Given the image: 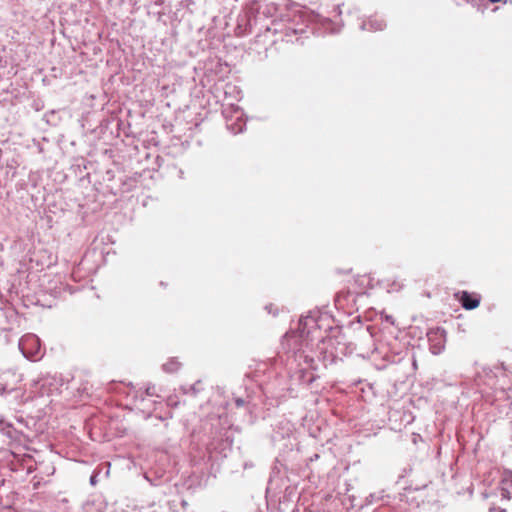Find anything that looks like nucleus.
<instances>
[{
    "mask_svg": "<svg viewBox=\"0 0 512 512\" xmlns=\"http://www.w3.org/2000/svg\"><path fill=\"white\" fill-rule=\"evenodd\" d=\"M20 347L27 357L36 358L40 354V339L34 334L22 337Z\"/></svg>",
    "mask_w": 512,
    "mask_h": 512,
    "instance_id": "f03ea898",
    "label": "nucleus"
},
{
    "mask_svg": "<svg viewBox=\"0 0 512 512\" xmlns=\"http://www.w3.org/2000/svg\"><path fill=\"white\" fill-rule=\"evenodd\" d=\"M358 281H361L362 288L356 289L354 287H347L346 291H341L336 295L335 305L345 313L352 314L357 311V298L365 295L367 290L371 287V278L367 275H358L354 279L352 286Z\"/></svg>",
    "mask_w": 512,
    "mask_h": 512,
    "instance_id": "f257e3e1",
    "label": "nucleus"
},
{
    "mask_svg": "<svg viewBox=\"0 0 512 512\" xmlns=\"http://www.w3.org/2000/svg\"><path fill=\"white\" fill-rule=\"evenodd\" d=\"M309 363H310V366L313 368L312 364L314 363V359H312V358H311V359L309 360Z\"/></svg>",
    "mask_w": 512,
    "mask_h": 512,
    "instance_id": "423d86ee",
    "label": "nucleus"
},
{
    "mask_svg": "<svg viewBox=\"0 0 512 512\" xmlns=\"http://www.w3.org/2000/svg\"><path fill=\"white\" fill-rule=\"evenodd\" d=\"M455 298L459 300L462 307L466 310H472L479 306L480 296L477 294H471L467 291H462L454 294Z\"/></svg>",
    "mask_w": 512,
    "mask_h": 512,
    "instance_id": "7ed1b4c3",
    "label": "nucleus"
},
{
    "mask_svg": "<svg viewBox=\"0 0 512 512\" xmlns=\"http://www.w3.org/2000/svg\"><path fill=\"white\" fill-rule=\"evenodd\" d=\"M355 278H356V277H354L351 281H349V285H348V287L353 288L352 284L354 283V279H355ZM354 288H356V289H360V288H362L361 281H358V282L354 285Z\"/></svg>",
    "mask_w": 512,
    "mask_h": 512,
    "instance_id": "39448f33",
    "label": "nucleus"
},
{
    "mask_svg": "<svg viewBox=\"0 0 512 512\" xmlns=\"http://www.w3.org/2000/svg\"><path fill=\"white\" fill-rule=\"evenodd\" d=\"M180 366L181 364L179 361L175 359H170L163 365V368L165 371L169 373H175L179 370Z\"/></svg>",
    "mask_w": 512,
    "mask_h": 512,
    "instance_id": "20e7f679",
    "label": "nucleus"
}]
</instances>
